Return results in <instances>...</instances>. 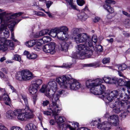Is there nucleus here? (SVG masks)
Wrapping results in <instances>:
<instances>
[{
  "mask_svg": "<svg viewBox=\"0 0 130 130\" xmlns=\"http://www.w3.org/2000/svg\"><path fill=\"white\" fill-rule=\"evenodd\" d=\"M23 14L21 12L14 14L7 13L5 12L0 13L1 26L0 27V34L3 33L4 38H0V50L4 51H7L9 48L12 50L14 48V45L13 42L10 40H7L5 38H8L9 36V32L7 28L8 25L9 28L11 31V39L13 41L17 42L18 41L14 39L13 27L15 25L19 22L21 20H17L16 17H19Z\"/></svg>",
  "mask_w": 130,
  "mask_h": 130,
  "instance_id": "1",
  "label": "nucleus"
},
{
  "mask_svg": "<svg viewBox=\"0 0 130 130\" xmlns=\"http://www.w3.org/2000/svg\"><path fill=\"white\" fill-rule=\"evenodd\" d=\"M80 29L77 28H74L72 31L73 38L75 42L77 43H84V44H81L77 45V49L76 53L78 55L81 50L89 49L92 47V41L89 36L86 33H80Z\"/></svg>",
  "mask_w": 130,
  "mask_h": 130,
  "instance_id": "2",
  "label": "nucleus"
},
{
  "mask_svg": "<svg viewBox=\"0 0 130 130\" xmlns=\"http://www.w3.org/2000/svg\"><path fill=\"white\" fill-rule=\"evenodd\" d=\"M111 78L106 77L103 78V79L100 78L96 79L94 80L89 79L86 82V85L87 88H90V91L91 93L96 95H100L99 97L102 96L104 91L105 90V86L101 84L103 80L107 83L111 84Z\"/></svg>",
  "mask_w": 130,
  "mask_h": 130,
  "instance_id": "3",
  "label": "nucleus"
},
{
  "mask_svg": "<svg viewBox=\"0 0 130 130\" xmlns=\"http://www.w3.org/2000/svg\"><path fill=\"white\" fill-rule=\"evenodd\" d=\"M120 92V91L119 93H121ZM120 96V98H118V99H119L120 100L116 101L113 103L110 102L109 104L110 107L112 108L113 111L117 114L128 106L126 101L130 103V95L128 96L126 93H121Z\"/></svg>",
  "mask_w": 130,
  "mask_h": 130,
  "instance_id": "4",
  "label": "nucleus"
},
{
  "mask_svg": "<svg viewBox=\"0 0 130 130\" xmlns=\"http://www.w3.org/2000/svg\"><path fill=\"white\" fill-rule=\"evenodd\" d=\"M126 90L125 88H122L120 90H115L111 91L109 94L104 93V94L102 95L101 96H100L101 98L102 99L104 98H106L109 101H111L115 99H117L116 101H118L119 100V99H118V98H120V95L121 93H120V91L121 93L123 94L125 93L124 92L125 90Z\"/></svg>",
  "mask_w": 130,
  "mask_h": 130,
  "instance_id": "5",
  "label": "nucleus"
},
{
  "mask_svg": "<svg viewBox=\"0 0 130 130\" xmlns=\"http://www.w3.org/2000/svg\"><path fill=\"white\" fill-rule=\"evenodd\" d=\"M57 29L58 31L57 34V38L61 40H67L69 37L68 28L66 26H63L59 27Z\"/></svg>",
  "mask_w": 130,
  "mask_h": 130,
  "instance_id": "6",
  "label": "nucleus"
},
{
  "mask_svg": "<svg viewBox=\"0 0 130 130\" xmlns=\"http://www.w3.org/2000/svg\"><path fill=\"white\" fill-rule=\"evenodd\" d=\"M60 96L58 93H55L54 95L52 98V102L50 105V109L53 112V113L56 114L58 111L59 110L60 108L56 102L59 101V98Z\"/></svg>",
  "mask_w": 130,
  "mask_h": 130,
  "instance_id": "7",
  "label": "nucleus"
},
{
  "mask_svg": "<svg viewBox=\"0 0 130 130\" xmlns=\"http://www.w3.org/2000/svg\"><path fill=\"white\" fill-rule=\"evenodd\" d=\"M71 77L70 75L63 76L57 78L56 80L61 87L64 88H67Z\"/></svg>",
  "mask_w": 130,
  "mask_h": 130,
  "instance_id": "8",
  "label": "nucleus"
},
{
  "mask_svg": "<svg viewBox=\"0 0 130 130\" xmlns=\"http://www.w3.org/2000/svg\"><path fill=\"white\" fill-rule=\"evenodd\" d=\"M21 95L25 104V111H27L24 113L25 119H29L33 117V113L32 111L29 108L27 97L25 95L22 94Z\"/></svg>",
  "mask_w": 130,
  "mask_h": 130,
  "instance_id": "9",
  "label": "nucleus"
},
{
  "mask_svg": "<svg viewBox=\"0 0 130 130\" xmlns=\"http://www.w3.org/2000/svg\"><path fill=\"white\" fill-rule=\"evenodd\" d=\"M89 36L92 41V47L93 48H90L89 49L87 50H81L80 52L77 54L78 55L76 56V57H78L79 56H83L88 53H89L91 55L93 54V51L94 50V47L93 45V42H94V43L97 42V37L96 35H93L91 39L90 37Z\"/></svg>",
  "mask_w": 130,
  "mask_h": 130,
  "instance_id": "10",
  "label": "nucleus"
},
{
  "mask_svg": "<svg viewBox=\"0 0 130 130\" xmlns=\"http://www.w3.org/2000/svg\"><path fill=\"white\" fill-rule=\"evenodd\" d=\"M55 44L54 42H51L44 46L42 48L43 51L46 53L53 54L55 53Z\"/></svg>",
  "mask_w": 130,
  "mask_h": 130,
  "instance_id": "11",
  "label": "nucleus"
},
{
  "mask_svg": "<svg viewBox=\"0 0 130 130\" xmlns=\"http://www.w3.org/2000/svg\"><path fill=\"white\" fill-rule=\"evenodd\" d=\"M80 84L77 80L74 79L71 76L67 88L72 90H76L80 88Z\"/></svg>",
  "mask_w": 130,
  "mask_h": 130,
  "instance_id": "12",
  "label": "nucleus"
},
{
  "mask_svg": "<svg viewBox=\"0 0 130 130\" xmlns=\"http://www.w3.org/2000/svg\"><path fill=\"white\" fill-rule=\"evenodd\" d=\"M88 11V7L86 6L85 8L81 10V12L77 14L78 17L79 19L83 21L85 20L89 17L87 14Z\"/></svg>",
  "mask_w": 130,
  "mask_h": 130,
  "instance_id": "13",
  "label": "nucleus"
},
{
  "mask_svg": "<svg viewBox=\"0 0 130 130\" xmlns=\"http://www.w3.org/2000/svg\"><path fill=\"white\" fill-rule=\"evenodd\" d=\"M51 38L49 36H46L43 37L41 39L37 40V44L38 45V49H40L41 48V45L43 44L48 43L51 41Z\"/></svg>",
  "mask_w": 130,
  "mask_h": 130,
  "instance_id": "14",
  "label": "nucleus"
},
{
  "mask_svg": "<svg viewBox=\"0 0 130 130\" xmlns=\"http://www.w3.org/2000/svg\"><path fill=\"white\" fill-rule=\"evenodd\" d=\"M60 108H59V111H58V112H57L56 114H54L53 113V115L54 116V118L57 124L60 126V125L62 124V123L63 122L65 121V118L63 117L62 116H57L58 113H59V111H60Z\"/></svg>",
  "mask_w": 130,
  "mask_h": 130,
  "instance_id": "15",
  "label": "nucleus"
},
{
  "mask_svg": "<svg viewBox=\"0 0 130 130\" xmlns=\"http://www.w3.org/2000/svg\"><path fill=\"white\" fill-rule=\"evenodd\" d=\"M21 72L23 78V80L27 81L32 78V74L29 71L23 70L21 71Z\"/></svg>",
  "mask_w": 130,
  "mask_h": 130,
  "instance_id": "16",
  "label": "nucleus"
},
{
  "mask_svg": "<svg viewBox=\"0 0 130 130\" xmlns=\"http://www.w3.org/2000/svg\"><path fill=\"white\" fill-rule=\"evenodd\" d=\"M108 120L110 123L113 125L116 126L118 123L119 118L117 115H113L111 116L108 118Z\"/></svg>",
  "mask_w": 130,
  "mask_h": 130,
  "instance_id": "17",
  "label": "nucleus"
},
{
  "mask_svg": "<svg viewBox=\"0 0 130 130\" xmlns=\"http://www.w3.org/2000/svg\"><path fill=\"white\" fill-rule=\"evenodd\" d=\"M70 44V42H62L60 43L58 46L59 49L64 52H66L68 51Z\"/></svg>",
  "mask_w": 130,
  "mask_h": 130,
  "instance_id": "18",
  "label": "nucleus"
},
{
  "mask_svg": "<svg viewBox=\"0 0 130 130\" xmlns=\"http://www.w3.org/2000/svg\"><path fill=\"white\" fill-rule=\"evenodd\" d=\"M117 85L118 86H125L130 89V81H126L121 78H118Z\"/></svg>",
  "mask_w": 130,
  "mask_h": 130,
  "instance_id": "19",
  "label": "nucleus"
},
{
  "mask_svg": "<svg viewBox=\"0 0 130 130\" xmlns=\"http://www.w3.org/2000/svg\"><path fill=\"white\" fill-rule=\"evenodd\" d=\"M48 88H49L50 89H51L54 91H56L57 88V85L55 82L53 80H50L47 85Z\"/></svg>",
  "mask_w": 130,
  "mask_h": 130,
  "instance_id": "20",
  "label": "nucleus"
},
{
  "mask_svg": "<svg viewBox=\"0 0 130 130\" xmlns=\"http://www.w3.org/2000/svg\"><path fill=\"white\" fill-rule=\"evenodd\" d=\"M26 46L29 47H32L34 45L36 44L37 46H35L34 48L37 51H39L40 50L38 49V45L37 44V41L35 40L28 41L26 42Z\"/></svg>",
  "mask_w": 130,
  "mask_h": 130,
  "instance_id": "21",
  "label": "nucleus"
},
{
  "mask_svg": "<svg viewBox=\"0 0 130 130\" xmlns=\"http://www.w3.org/2000/svg\"><path fill=\"white\" fill-rule=\"evenodd\" d=\"M0 98V100L2 99L6 105L10 106L11 103L10 99L7 94L5 93H4L2 96V98Z\"/></svg>",
  "mask_w": 130,
  "mask_h": 130,
  "instance_id": "22",
  "label": "nucleus"
},
{
  "mask_svg": "<svg viewBox=\"0 0 130 130\" xmlns=\"http://www.w3.org/2000/svg\"><path fill=\"white\" fill-rule=\"evenodd\" d=\"M16 116H17L18 119L21 121H23L25 119L24 113L22 112L21 109H19L16 110Z\"/></svg>",
  "mask_w": 130,
  "mask_h": 130,
  "instance_id": "23",
  "label": "nucleus"
},
{
  "mask_svg": "<svg viewBox=\"0 0 130 130\" xmlns=\"http://www.w3.org/2000/svg\"><path fill=\"white\" fill-rule=\"evenodd\" d=\"M16 110L14 111L9 110L8 111L6 115L7 118L9 119H12L16 116Z\"/></svg>",
  "mask_w": 130,
  "mask_h": 130,
  "instance_id": "24",
  "label": "nucleus"
},
{
  "mask_svg": "<svg viewBox=\"0 0 130 130\" xmlns=\"http://www.w3.org/2000/svg\"><path fill=\"white\" fill-rule=\"evenodd\" d=\"M58 31L57 28H54L50 30V31L48 33V34L53 37H55L57 36V34Z\"/></svg>",
  "mask_w": 130,
  "mask_h": 130,
  "instance_id": "25",
  "label": "nucleus"
},
{
  "mask_svg": "<svg viewBox=\"0 0 130 130\" xmlns=\"http://www.w3.org/2000/svg\"><path fill=\"white\" fill-rule=\"evenodd\" d=\"M39 88L34 85H31L29 87V93L32 95H34L36 93L37 90Z\"/></svg>",
  "mask_w": 130,
  "mask_h": 130,
  "instance_id": "26",
  "label": "nucleus"
},
{
  "mask_svg": "<svg viewBox=\"0 0 130 130\" xmlns=\"http://www.w3.org/2000/svg\"><path fill=\"white\" fill-rule=\"evenodd\" d=\"M43 81L41 79H36L32 80L31 82V85L36 86L39 88V85L42 83Z\"/></svg>",
  "mask_w": 130,
  "mask_h": 130,
  "instance_id": "27",
  "label": "nucleus"
},
{
  "mask_svg": "<svg viewBox=\"0 0 130 130\" xmlns=\"http://www.w3.org/2000/svg\"><path fill=\"white\" fill-rule=\"evenodd\" d=\"M36 127L34 124L30 123L26 125L25 130H36Z\"/></svg>",
  "mask_w": 130,
  "mask_h": 130,
  "instance_id": "28",
  "label": "nucleus"
},
{
  "mask_svg": "<svg viewBox=\"0 0 130 130\" xmlns=\"http://www.w3.org/2000/svg\"><path fill=\"white\" fill-rule=\"evenodd\" d=\"M103 7L105 9L110 13H113L114 12V10L113 8L107 4L104 5Z\"/></svg>",
  "mask_w": 130,
  "mask_h": 130,
  "instance_id": "29",
  "label": "nucleus"
},
{
  "mask_svg": "<svg viewBox=\"0 0 130 130\" xmlns=\"http://www.w3.org/2000/svg\"><path fill=\"white\" fill-rule=\"evenodd\" d=\"M126 107L124 108L123 110H121L119 113L121 112V113L120 115V117L122 119H124L128 115V112L126 110H125Z\"/></svg>",
  "mask_w": 130,
  "mask_h": 130,
  "instance_id": "30",
  "label": "nucleus"
},
{
  "mask_svg": "<svg viewBox=\"0 0 130 130\" xmlns=\"http://www.w3.org/2000/svg\"><path fill=\"white\" fill-rule=\"evenodd\" d=\"M55 91H53V90H51L49 89L48 90L47 92L45 93V95L49 98H52L54 95L55 93Z\"/></svg>",
  "mask_w": 130,
  "mask_h": 130,
  "instance_id": "31",
  "label": "nucleus"
},
{
  "mask_svg": "<svg viewBox=\"0 0 130 130\" xmlns=\"http://www.w3.org/2000/svg\"><path fill=\"white\" fill-rule=\"evenodd\" d=\"M24 56L27 57H37V54L35 53H29L28 51H25L24 52Z\"/></svg>",
  "mask_w": 130,
  "mask_h": 130,
  "instance_id": "32",
  "label": "nucleus"
},
{
  "mask_svg": "<svg viewBox=\"0 0 130 130\" xmlns=\"http://www.w3.org/2000/svg\"><path fill=\"white\" fill-rule=\"evenodd\" d=\"M61 127L59 126L60 128H62L63 129L65 130L67 128H69L70 130H75V129L72 127L70 125L67 124H61L60 125Z\"/></svg>",
  "mask_w": 130,
  "mask_h": 130,
  "instance_id": "33",
  "label": "nucleus"
},
{
  "mask_svg": "<svg viewBox=\"0 0 130 130\" xmlns=\"http://www.w3.org/2000/svg\"><path fill=\"white\" fill-rule=\"evenodd\" d=\"M103 125L104 129L105 130H108L110 129L111 126L110 123L107 121H104L103 123Z\"/></svg>",
  "mask_w": 130,
  "mask_h": 130,
  "instance_id": "34",
  "label": "nucleus"
},
{
  "mask_svg": "<svg viewBox=\"0 0 130 130\" xmlns=\"http://www.w3.org/2000/svg\"><path fill=\"white\" fill-rule=\"evenodd\" d=\"M99 63L100 62L98 61L97 62L85 64L84 66L86 67H99Z\"/></svg>",
  "mask_w": 130,
  "mask_h": 130,
  "instance_id": "35",
  "label": "nucleus"
},
{
  "mask_svg": "<svg viewBox=\"0 0 130 130\" xmlns=\"http://www.w3.org/2000/svg\"><path fill=\"white\" fill-rule=\"evenodd\" d=\"M47 85H42L41 88L40 89V91L42 93H46L48 92L50 89L48 88Z\"/></svg>",
  "mask_w": 130,
  "mask_h": 130,
  "instance_id": "36",
  "label": "nucleus"
},
{
  "mask_svg": "<svg viewBox=\"0 0 130 130\" xmlns=\"http://www.w3.org/2000/svg\"><path fill=\"white\" fill-rule=\"evenodd\" d=\"M21 71L18 72L16 75V78L17 80L20 81L23 80V78Z\"/></svg>",
  "mask_w": 130,
  "mask_h": 130,
  "instance_id": "37",
  "label": "nucleus"
},
{
  "mask_svg": "<svg viewBox=\"0 0 130 130\" xmlns=\"http://www.w3.org/2000/svg\"><path fill=\"white\" fill-rule=\"evenodd\" d=\"M118 69L119 70L123 71L125 70L127 68V66L125 64H119L118 66Z\"/></svg>",
  "mask_w": 130,
  "mask_h": 130,
  "instance_id": "38",
  "label": "nucleus"
},
{
  "mask_svg": "<svg viewBox=\"0 0 130 130\" xmlns=\"http://www.w3.org/2000/svg\"><path fill=\"white\" fill-rule=\"evenodd\" d=\"M48 29L43 30L40 31L39 33V36H43L47 34L48 32Z\"/></svg>",
  "mask_w": 130,
  "mask_h": 130,
  "instance_id": "39",
  "label": "nucleus"
},
{
  "mask_svg": "<svg viewBox=\"0 0 130 130\" xmlns=\"http://www.w3.org/2000/svg\"><path fill=\"white\" fill-rule=\"evenodd\" d=\"M118 79V78L116 77L111 78V84H115L117 85Z\"/></svg>",
  "mask_w": 130,
  "mask_h": 130,
  "instance_id": "40",
  "label": "nucleus"
},
{
  "mask_svg": "<svg viewBox=\"0 0 130 130\" xmlns=\"http://www.w3.org/2000/svg\"><path fill=\"white\" fill-rule=\"evenodd\" d=\"M33 13L34 14H35L37 16H45V15L44 14L39 11L37 12L35 11H33Z\"/></svg>",
  "mask_w": 130,
  "mask_h": 130,
  "instance_id": "41",
  "label": "nucleus"
},
{
  "mask_svg": "<svg viewBox=\"0 0 130 130\" xmlns=\"http://www.w3.org/2000/svg\"><path fill=\"white\" fill-rule=\"evenodd\" d=\"M110 58L109 57H105L102 60V62L104 64L108 63L110 62Z\"/></svg>",
  "mask_w": 130,
  "mask_h": 130,
  "instance_id": "42",
  "label": "nucleus"
},
{
  "mask_svg": "<svg viewBox=\"0 0 130 130\" xmlns=\"http://www.w3.org/2000/svg\"><path fill=\"white\" fill-rule=\"evenodd\" d=\"M72 64H71L70 65H69L67 64H63L61 66H56V67H61V68H69L71 67Z\"/></svg>",
  "mask_w": 130,
  "mask_h": 130,
  "instance_id": "43",
  "label": "nucleus"
},
{
  "mask_svg": "<svg viewBox=\"0 0 130 130\" xmlns=\"http://www.w3.org/2000/svg\"><path fill=\"white\" fill-rule=\"evenodd\" d=\"M124 24L128 28L130 27V20L128 19H126L124 22Z\"/></svg>",
  "mask_w": 130,
  "mask_h": 130,
  "instance_id": "44",
  "label": "nucleus"
},
{
  "mask_svg": "<svg viewBox=\"0 0 130 130\" xmlns=\"http://www.w3.org/2000/svg\"><path fill=\"white\" fill-rule=\"evenodd\" d=\"M77 2L78 5L80 6H82L85 3V2L83 0H77Z\"/></svg>",
  "mask_w": 130,
  "mask_h": 130,
  "instance_id": "45",
  "label": "nucleus"
},
{
  "mask_svg": "<svg viewBox=\"0 0 130 130\" xmlns=\"http://www.w3.org/2000/svg\"><path fill=\"white\" fill-rule=\"evenodd\" d=\"M95 48H96V51L101 52L102 50V47L100 45H98L96 46Z\"/></svg>",
  "mask_w": 130,
  "mask_h": 130,
  "instance_id": "46",
  "label": "nucleus"
},
{
  "mask_svg": "<svg viewBox=\"0 0 130 130\" xmlns=\"http://www.w3.org/2000/svg\"><path fill=\"white\" fill-rule=\"evenodd\" d=\"M53 3V2L50 1L46 2V5L47 8L48 9Z\"/></svg>",
  "mask_w": 130,
  "mask_h": 130,
  "instance_id": "47",
  "label": "nucleus"
},
{
  "mask_svg": "<svg viewBox=\"0 0 130 130\" xmlns=\"http://www.w3.org/2000/svg\"><path fill=\"white\" fill-rule=\"evenodd\" d=\"M11 130H23L22 129L19 127L13 126L11 128Z\"/></svg>",
  "mask_w": 130,
  "mask_h": 130,
  "instance_id": "48",
  "label": "nucleus"
},
{
  "mask_svg": "<svg viewBox=\"0 0 130 130\" xmlns=\"http://www.w3.org/2000/svg\"><path fill=\"white\" fill-rule=\"evenodd\" d=\"M105 2L106 3L109 4H114L115 3V2L112 0H106Z\"/></svg>",
  "mask_w": 130,
  "mask_h": 130,
  "instance_id": "49",
  "label": "nucleus"
},
{
  "mask_svg": "<svg viewBox=\"0 0 130 130\" xmlns=\"http://www.w3.org/2000/svg\"><path fill=\"white\" fill-rule=\"evenodd\" d=\"M33 100L34 102V104L35 105L36 103V101L37 99V95H35L33 96Z\"/></svg>",
  "mask_w": 130,
  "mask_h": 130,
  "instance_id": "50",
  "label": "nucleus"
},
{
  "mask_svg": "<svg viewBox=\"0 0 130 130\" xmlns=\"http://www.w3.org/2000/svg\"><path fill=\"white\" fill-rule=\"evenodd\" d=\"M0 130H8V129L2 124H0Z\"/></svg>",
  "mask_w": 130,
  "mask_h": 130,
  "instance_id": "51",
  "label": "nucleus"
},
{
  "mask_svg": "<svg viewBox=\"0 0 130 130\" xmlns=\"http://www.w3.org/2000/svg\"><path fill=\"white\" fill-rule=\"evenodd\" d=\"M98 128L100 129H104V127L103 125V123L100 124L99 123V124L98 125Z\"/></svg>",
  "mask_w": 130,
  "mask_h": 130,
  "instance_id": "52",
  "label": "nucleus"
},
{
  "mask_svg": "<svg viewBox=\"0 0 130 130\" xmlns=\"http://www.w3.org/2000/svg\"><path fill=\"white\" fill-rule=\"evenodd\" d=\"M49 102L48 101L46 100L45 101H43L42 103L43 105L44 106H46L49 103Z\"/></svg>",
  "mask_w": 130,
  "mask_h": 130,
  "instance_id": "53",
  "label": "nucleus"
},
{
  "mask_svg": "<svg viewBox=\"0 0 130 130\" xmlns=\"http://www.w3.org/2000/svg\"><path fill=\"white\" fill-rule=\"evenodd\" d=\"M43 113L44 114L46 115H51L52 113L51 112L48 111H46L43 112Z\"/></svg>",
  "mask_w": 130,
  "mask_h": 130,
  "instance_id": "54",
  "label": "nucleus"
},
{
  "mask_svg": "<svg viewBox=\"0 0 130 130\" xmlns=\"http://www.w3.org/2000/svg\"><path fill=\"white\" fill-rule=\"evenodd\" d=\"M92 125L93 126H95L96 125H98L99 124V122H98L96 121H94L92 122Z\"/></svg>",
  "mask_w": 130,
  "mask_h": 130,
  "instance_id": "55",
  "label": "nucleus"
},
{
  "mask_svg": "<svg viewBox=\"0 0 130 130\" xmlns=\"http://www.w3.org/2000/svg\"><path fill=\"white\" fill-rule=\"evenodd\" d=\"M122 13L125 15L129 17H130V14H128L127 12L124 11H122Z\"/></svg>",
  "mask_w": 130,
  "mask_h": 130,
  "instance_id": "56",
  "label": "nucleus"
},
{
  "mask_svg": "<svg viewBox=\"0 0 130 130\" xmlns=\"http://www.w3.org/2000/svg\"><path fill=\"white\" fill-rule=\"evenodd\" d=\"M100 18L98 17H96L93 19V21L94 22H98L99 21Z\"/></svg>",
  "mask_w": 130,
  "mask_h": 130,
  "instance_id": "57",
  "label": "nucleus"
},
{
  "mask_svg": "<svg viewBox=\"0 0 130 130\" xmlns=\"http://www.w3.org/2000/svg\"><path fill=\"white\" fill-rule=\"evenodd\" d=\"M12 59L19 62L22 61L21 57H13Z\"/></svg>",
  "mask_w": 130,
  "mask_h": 130,
  "instance_id": "58",
  "label": "nucleus"
},
{
  "mask_svg": "<svg viewBox=\"0 0 130 130\" xmlns=\"http://www.w3.org/2000/svg\"><path fill=\"white\" fill-rule=\"evenodd\" d=\"M45 13L48 15V16L50 18H52L53 17L51 13L49 11H48L47 12H45Z\"/></svg>",
  "mask_w": 130,
  "mask_h": 130,
  "instance_id": "59",
  "label": "nucleus"
},
{
  "mask_svg": "<svg viewBox=\"0 0 130 130\" xmlns=\"http://www.w3.org/2000/svg\"><path fill=\"white\" fill-rule=\"evenodd\" d=\"M74 127L73 128H74L75 130H77V129H75L77 128L79 126V124L78 123L76 122L75 123H74Z\"/></svg>",
  "mask_w": 130,
  "mask_h": 130,
  "instance_id": "60",
  "label": "nucleus"
},
{
  "mask_svg": "<svg viewBox=\"0 0 130 130\" xmlns=\"http://www.w3.org/2000/svg\"><path fill=\"white\" fill-rule=\"evenodd\" d=\"M64 92V91L63 90H60L58 92H56V93H58L60 96V95L62 94Z\"/></svg>",
  "mask_w": 130,
  "mask_h": 130,
  "instance_id": "61",
  "label": "nucleus"
},
{
  "mask_svg": "<svg viewBox=\"0 0 130 130\" xmlns=\"http://www.w3.org/2000/svg\"><path fill=\"white\" fill-rule=\"evenodd\" d=\"M0 77L2 78H5V76L3 73L0 71Z\"/></svg>",
  "mask_w": 130,
  "mask_h": 130,
  "instance_id": "62",
  "label": "nucleus"
},
{
  "mask_svg": "<svg viewBox=\"0 0 130 130\" xmlns=\"http://www.w3.org/2000/svg\"><path fill=\"white\" fill-rule=\"evenodd\" d=\"M77 130H90L87 128L85 127H82L78 129H77Z\"/></svg>",
  "mask_w": 130,
  "mask_h": 130,
  "instance_id": "63",
  "label": "nucleus"
},
{
  "mask_svg": "<svg viewBox=\"0 0 130 130\" xmlns=\"http://www.w3.org/2000/svg\"><path fill=\"white\" fill-rule=\"evenodd\" d=\"M106 40L109 43H112L113 41V39L111 38L110 39H106Z\"/></svg>",
  "mask_w": 130,
  "mask_h": 130,
  "instance_id": "64",
  "label": "nucleus"
}]
</instances>
